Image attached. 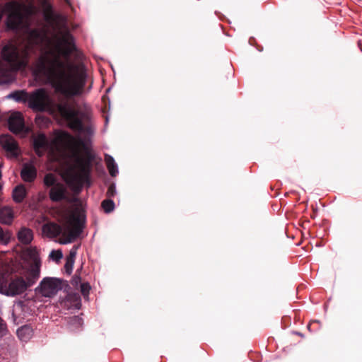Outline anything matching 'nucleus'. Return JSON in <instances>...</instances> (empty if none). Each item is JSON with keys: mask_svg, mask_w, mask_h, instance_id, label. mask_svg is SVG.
I'll return each instance as SVG.
<instances>
[{"mask_svg": "<svg viewBox=\"0 0 362 362\" xmlns=\"http://www.w3.org/2000/svg\"><path fill=\"white\" fill-rule=\"evenodd\" d=\"M35 71L66 98L80 96L83 92L86 74L84 71L66 74L64 62L57 55L39 57L35 64Z\"/></svg>", "mask_w": 362, "mask_h": 362, "instance_id": "nucleus-1", "label": "nucleus"}, {"mask_svg": "<svg viewBox=\"0 0 362 362\" xmlns=\"http://www.w3.org/2000/svg\"><path fill=\"white\" fill-rule=\"evenodd\" d=\"M41 259L35 247L24 250L23 277H16L8 281L5 274H0V293L15 296L23 293L33 286L40 277Z\"/></svg>", "mask_w": 362, "mask_h": 362, "instance_id": "nucleus-2", "label": "nucleus"}, {"mask_svg": "<svg viewBox=\"0 0 362 362\" xmlns=\"http://www.w3.org/2000/svg\"><path fill=\"white\" fill-rule=\"evenodd\" d=\"M92 166L90 162L79 161L76 169L71 174L69 185L75 194H79L84 185H91Z\"/></svg>", "mask_w": 362, "mask_h": 362, "instance_id": "nucleus-3", "label": "nucleus"}, {"mask_svg": "<svg viewBox=\"0 0 362 362\" xmlns=\"http://www.w3.org/2000/svg\"><path fill=\"white\" fill-rule=\"evenodd\" d=\"M85 225V216L81 214H73L66 218V226L63 230L62 244H69L78 238L83 232Z\"/></svg>", "mask_w": 362, "mask_h": 362, "instance_id": "nucleus-4", "label": "nucleus"}, {"mask_svg": "<svg viewBox=\"0 0 362 362\" xmlns=\"http://www.w3.org/2000/svg\"><path fill=\"white\" fill-rule=\"evenodd\" d=\"M41 6L43 18L50 26L56 29H64L67 26V17L57 13L49 0H38Z\"/></svg>", "mask_w": 362, "mask_h": 362, "instance_id": "nucleus-5", "label": "nucleus"}, {"mask_svg": "<svg viewBox=\"0 0 362 362\" xmlns=\"http://www.w3.org/2000/svg\"><path fill=\"white\" fill-rule=\"evenodd\" d=\"M43 184L45 187L50 188L49 197L52 202H59L68 200L69 192L66 187L59 182L57 176L53 173H47L44 176Z\"/></svg>", "mask_w": 362, "mask_h": 362, "instance_id": "nucleus-6", "label": "nucleus"}, {"mask_svg": "<svg viewBox=\"0 0 362 362\" xmlns=\"http://www.w3.org/2000/svg\"><path fill=\"white\" fill-rule=\"evenodd\" d=\"M66 117L71 128L74 131L86 136H90L93 134L90 126L85 124L90 120V117L87 113L68 108L66 110Z\"/></svg>", "mask_w": 362, "mask_h": 362, "instance_id": "nucleus-7", "label": "nucleus"}, {"mask_svg": "<svg viewBox=\"0 0 362 362\" xmlns=\"http://www.w3.org/2000/svg\"><path fill=\"white\" fill-rule=\"evenodd\" d=\"M27 105L36 112H45L49 107V96L44 88H37L28 93Z\"/></svg>", "mask_w": 362, "mask_h": 362, "instance_id": "nucleus-8", "label": "nucleus"}, {"mask_svg": "<svg viewBox=\"0 0 362 362\" xmlns=\"http://www.w3.org/2000/svg\"><path fill=\"white\" fill-rule=\"evenodd\" d=\"M62 281L54 277H45L35 291L43 297L51 298L62 288Z\"/></svg>", "mask_w": 362, "mask_h": 362, "instance_id": "nucleus-9", "label": "nucleus"}, {"mask_svg": "<svg viewBox=\"0 0 362 362\" xmlns=\"http://www.w3.org/2000/svg\"><path fill=\"white\" fill-rule=\"evenodd\" d=\"M0 144L8 156L17 158L20 154L18 144L16 141L8 134L0 136Z\"/></svg>", "mask_w": 362, "mask_h": 362, "instance_id": "nucleus-10", "label": "nucleus"}, {"mask_svg": "<svg viewBox=\"0 0 362 362\" xmlns=\"http://www.w3.org/2000/svg\"><path fill=\"white\" fill-rule=\"evenodd\" d=\"M33 146L38 156H42L46 151H52V144L45 134H39L34 139Z\"/></svg>", "mask_w": 362, "mask_h": 362, "instance_id": "nucleus-11", "label": "nucleus"}, {"mask_svg": "<svg viewBox=\"0 0 362 362\" xmlns=\"http://www.w3.org/2000/svg\"><path fill=\"white\" fill-rule=\"evenodd\" d=\"M8 124L9 130L14 134H19L25 131V123L20 112H14L8 117Z\"/></svg>", "mask_w": 362, "mask_h": 362, "instance_id": "nucleus-12", "label": "nucleus"}, {"mask_svg": "<svg viewBox=\"0 0 362 362\" xmlns=\"http://www.w3.org/2000/svg\"><path fill=\"white\" fill-rule=\"evenodd\" d=\"M21 178L27 182H33L37 177V169L33 164L25 163L21 171Z\"/></svg>", "mask_w": 362, "mask_h": 362, "instance_id": "nucleus-13", "label": "nucleus"}, {"mask_svg": "<svg viewBox=\"0 0 362 362\" xmlns=\"http://www.w3.org/2000/svg\"><path fill=\"white\" fill-rule=\"evenodd\" d=\"M62 42L64 45L63 54L66 57H69L71 54L76 50V47L74 43V39L69 32H66L62 37Z\"/></svg>", "mask_w": 362, "mask_h": 362, "instance_id": "nucleus-14", "label": "nucleus"}, {"mask_svg": "<svg viewBox=\"0 0 362 362\" xmlns=\"http://www.w3.org/2000/svg\"><path fill=\"white\" fill-rule=\"evenodd\" d=\"M18 240L24 245H29L33 240V232L31 229L22 227L17 234Z\"/></svg>", "mask_w": 362, "mask_h": 362, "instance_id": "nucleus-15", "label": "nucleus"}, {"mask_svg": "<svg viewBox=\"0 0 362 362\" xmlns=\"http://www.w3.org/2000/svg\"><path fill=\"white\" fill-rule=\"evenodd\" d=\"M28 93L25 90H17L10 93L6 98L19 103L26 104L28 99Z\"/></svg>", "mask_w": 362, "mask_h": 362, "instance_id": "nucleus-16", "label": "nucleus"}, {"mask_svg": "<svg viewBox=\"0 0 362 362\" xmlns=\"http://www.w3.org/2000/svg\"><path fill=\"white\" fill-rule=\"evenodd\" d=\"M13 218V211L11 208L4 206L0 209V222L1 223L9 225L12 223Z\"/></svg>", "mask_w": 362, "mask_h": 362, "instance_id": "nucleus-17", "label": "nucleus"}, {"mask_svg": "<svg viewBox=\"0 0 362 362\" xmlns=\"http://www.w3.org/2000/svg\"><path fill=\"white\" fill-rule=\"evenodd\" d=\"M105 161L107 168L109 171L110 175L112 177L117 176L119 173L118 166H117V164L116 163L114 158L110 155L105 154Z\"/></svg>", "mask_w": 362, "mask_h": 362, "instance_id": "nucleus-18", "label": "nucleus"}, {"mask_svg": "<svg viewBox=\"0 0 362 362\" xmlns=\"http://www.w3.org/2000/svg\"><path fill=\"white\" fill-rule=\"evenodd\" d=\"M27 194V191L23 185H17L13 189L12 197L15 202L21 203Z\"/></svg>", "mask_w": 362, "mask_h": 362, "instance_id": "nucleus-19", "label": "nucleus"}, {"mask_svg": "<svg viewBox=\"0 0 362 362\" xmlns=\"http://www.w3.org/2000/svg\"><path fill=\"white\" fill-rule=\"evenodd\" d=\"M18 337L23 341H27L33 335V329L28 325L19 327L16 332Z\"/></svg>", "mask_w": 362, "mask_h": 362, "instance_id": "nucleus-20", "label": "nucleus"}, {"mask_svg": "<svg viewBox=\"0 0 362 362\" xmlns=\"http://www.w3.org/2000/svg\"><path fill=\"white\" fill-rule=\"evenodd\" d=\"M63 228L56 223L45 224L43 226V231L52 236H57L61 235Z\"/></svg>", "mask_w": 362, "mask_h": 362, "instance_id": "nucleus-21", "label": "nucleus"}, {"mask_svg": "<svg viewBox=\"0 0 362 362\" xmlns=\"http://www.w3.org/2000/svg\"><path fill=\"white\" fill-rule=\"evenodd\" d=\"M13 73L10 70L0 71V84H8L15 81Z\"/></svg>", "mask_w": 362, "mask_h": 362, "instance_id": "nucleus-22", "label": "nucleus"}, {"mask_svg": "<svg viewBox=\"0 0 362 362\" xmlns=\"http://www.w3.org/2000/svg\"><path fill=\"white\" fill-rule=\"evenodd\" d=\"M101 206L105 213L110 214L115 209V202L111 199H107L102 202Z\"/></svg>", "mask_w": 362, "mask_h": 362, "instance_id": "nucleus-23", "label": "nucleus"}, {"mask_svg": "<svg viewBox=\"0 0 362 362\" xmlns=\"http://www.w3.org/2000/svg\"><path fill=\"white\" fill-rule=\"evenodd\" d=\"M83 323V319L78 315H74L70 317L69 324L70 326H74L76 328H79Z\"/></svg>", "mask_w": 362, "mask_h": 362, "instance_id": "nucleus-24", "label": "nucleus"}, {"mask_svg": "<svg viewBox=\"0 0 362 362\" xmlns=\"http://www.w3.org/2000/svg\"><path fill=\"white\" fill-rule=\"evenodd\" d=\"M49 257L51 259L57 262L63 257V254L60 250H53L50 252Z\"/></svg>", "mask_w": 362, "mask_h": 362, "instance_id": "nucleus-25", "label": "nucleus"}, {"mask_svg": "<svg viewBox=\"0 0 362 362\" xmlns=\"http://www.w3.org/2000/svg\"><path fill=\"white\" fill-rule=\"evenodd\" d=\"M10 235L8 233L4 231L3 228L0 226V242L6 244L9 241Z\"/></svg>", "mask_w": 362, "mask_h": 362, "instance_id": "nucleus-26", "label": "nucleus"}, {"mask_svg": "<svg viewBox=\"0 0 362 362\" xmlns=\"http://www.w3.org/2000/svg\"><path fill=\"white\" fill-rule=\"evenodd\" d=\"M81 292L83 296H88L90 290V286L88 283H81L80 285Z\"/></svg>", "mask_w": 362, "mask_h": 362, "instance_id": "nucleus-27", "label": "nucleus"}, {"mask_svg": "<svg viewBox=\"0 0 362 362\" xmlns=\"http://www.w3.org/2000/svg\"><path fill=\"white\" fill-rule=\"evenodd\" d=\"M78 245H74L71 249V250L69 251V256L66 257V259H69V260H71V261H75V258H76V254H77V250L78 248Z\"/></svg>", "mask_w": 362, "mask_h": 362, "instance_id": "nucleus-28", "label": "nucleus"}, {"mask_svg": "<svg viewBox=\"0 0 362 362\" xmlns=\"http://www.w3.org/2000/svg\"><path fill=\"white\" fill-rule=\"evenodd\" d=\"M74 261H71V260H69V259H66V263L64 264V269H65V271L68 274H71V272H72V270H73V267H74Z\"/></svg>", "mask_w": 362, "mask_h": 362, "instance_id": "nucleus-29", "label": "nucleus"}, {"mask_svg": "<svg viewBox=\"0 0 362 362\" xmlns=\"http://www.w3.org/2000/svg\"><path fill=\"white\" fill-rule=\"evenodd\" d=\"M116 193L117 190L115 184L112 183L110 185L107 191V196L108 197H113L116 194Z\"/></svg>", "mask_w": 362, "mask_h": 362, "instance_id": "nucleus-30", "label": "nucleus"}, {"mask_svg": "<svg viewBox=\"0 0 362 362\" xmlns=\"http://www.w3.org/2000/svg\"><path fill=\"white\" fill-rule=\"evenodd\" d=\"M7 332L6 324L4 320L0 317V337H3Z\"/></svg>", "mask_w": 362, "mask_h": 362, "instance_id": "nucleus-31", "label": "nucleus"}, {"mask_svg": "<svg viewBox=\"0 0 362 362\" xmlns=\"http://www.w3.org/2000/svg\"><path fill=\"white\" fill-rule=\"evenodd\" d=\"M48 122V119L44 116H37L36 117V122L37 124L40 125H45L47 124V122Z\"/></svg>", "mask_w": 362, "mask_h": 362, "instance_id": "nucleus-32", "label": "nucleus"}, {"mask_svg": "<svg viewBox=\"0 0 362 362\" xmlns=\"http://www.w3.org/2000/svg\"><path fill=\"white\" fill-rule=\"evenodd\" d=\"M81 283V277L79 276H74L71 279V284L73 286H78V284Z\"/></svg>", "mask_w": 362, "mask_h": 362, "instance_id": "nucleus-33", "label": "nucleus"}, {"mask_svg": "<svg viewBox=\"0 0 362 362\" xmlns=\"http://www.w3.org/2000/svg\"><path fill=\"white\" fill-rule=\"evenodd\" d=\"M64 2H65L68 6H69L72 8V7H71V3L70 0H64Z\"/></svg>", "mask_w": 362, "mask_h": 362, "instance_id": "nucleus-34", "label": "nucleus"}, {"mask_svg": "<svg viewBox=\"0 0 362 362\" xmlns=\"http://www.w3.org/2000/svg\"><path fill=\"white\" fill-rule=\"evenodd\" d=\"M295 334L298 335V336L303 337V334L301 333L298 332H296Z\"/></svg>", "mask_w": 362, "mask_h": 362, "instance_id": "nucleus-35", "label": "nucleus"}]
</instances>
